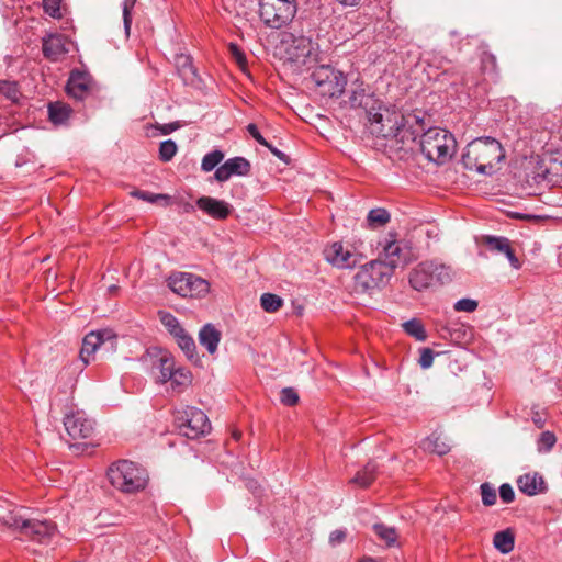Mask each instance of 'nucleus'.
<instances>
[{
    "label": "nucleus",
    "instance_id": "nucleus-14",
    "mask_svg": "<svg viewBox=\"0 0 562 562\" xmlns=\"http://www.w3.org/2000/svg\"><path fill=\"white\" fill-rule=\"evenodd\" d=\"M326 260L339 269H349L359 262V256L341 243H334L324 250Z\"/></svg>",
    "mask_w": 562,
    "mask_h": 562
},
{
    "label": "nucleus",
    "instance_id": "nucleus-13",
    "mask_svg": "<svg viewBox=\"0 0 562 562\" xmlns=\"http://www.w3.org/2000/svg\"><path fill=\"white\" fill-rule=\"evenodd\" d=\"M64 426L69 437L74 440L89 439L94 432V422L83 411L66 414Z\"/></svg>",
    "mask_w": 562,
    "mask_h": 562
},
{
    "label": "nucleus",
    "instance_id": "nucleus-6",
    "mask_svg": "<svg viewBox=\"0 0 562 562\" xmlns=\"http://www.w3.org/2000/svg\"><path fill=\"white\" fill-rule=\"evenodd\" d=\"M3 525L38 543H48L56 533V525L48 520L25 519L14 512L0 517Z\"/></svg>",
    "mask_w": 562,
    "mask_h": 562
},
{
    "label": "nucleus",
    "instance_id": "nucleus-45",
    "mask_svg": "<svg viewBox=\"0 0 562 562\" xmlns=\"http://www.w3.org/2000/svg\"><path fill=\"white\" fill-rule=\"evenodd\" d=\"M280 401L283 405L293 406L299 402V394L292 387H284L281 391Z\"/></svg>",
    "mask_w": 562,
    "mask_h": 562
},
{
    "label": "nucleus",
    "instance_id": "nucleus-23",
    "mask_svg": "<svg viewBox=\"0 0 562 562\" xmlns=\"http://www.w3.org/2000/svg\"><path fill=\"white\" fill-rule=\"evenodd\" d=\"M402 248L398 245L397 241L391 240L386 241L383 246V251L380 255V258L382 260V263L390 268L391 274H393L394 269L400 263V257H401Z\"/></svg>",
    "mask_w": 562,
    "mask_h": 562
},
{
    "label": "nucleus",
    "instance_id": "nucleus-9",
    "mask_svg": "<svg viewBox=\"0 0 562 562\" xmlns=\"http://www.w3.org/2000/svg\"><path fill=\"white\" fill-rule=\"evenodd\" d=\"M316 92L322 97L338 98L345 90L347 80L341 71L329 65L317 66L311 74Z\"/></svg>",
    "mask_w": 562,
    "mask_h": 562
},
{
    "label": "nucleus",
    "instance_id": "nucleus-49",
    "mask_svg": "<svg viewBox=\"0 0 562 562\" xmlns=\"http://www.w3.org/2000/svg\"><path fill=\"white\" fill-rule=\"evenodd\" d=\"M499 497L506 504L512 503L515 499L513 487L507 483L502 484L499 487Z\"/></svg>",
    "mask_w": 562,
    "mask_h": 562
},
{
    "label": "nucleus",
    "instance_id": "nucleus-21",
    "mask_svg": "<svg viewBox=\"0 0 562 562\" xmlns=\"http://www.w3.org/2000/svg\"><path fill=\"white\" fill-rule=\"evenodd\" d=\"M171 336L189 361L195 364L200 363V357L196 352L195 341L193 337L183 327L173 333Z\"/></svg>",
    "mask_w": 562,
    "mask_h": 562
},
{
    "label": "nucleus",
    "instance_id": "nucleus-58",
    "mask_svg": "<svg viewBox=\"0 0 562 562\" xmlns=\"http://www.w3.org/2000/svg\"><path fill=\"white\" fill-rule=\"evenodd\" d=\"M358 562H376V561L371 557H364V558L360 559Z\"/></svg>",
    "mask_w": 562,
    "mask_h": 562
},
{
    "label": "nucleus",
    "instance_id": "nucleus-12",
    "mask_svg": "<svg viewBox=\"0 0 562 562\" xmlns=\"http://www.w3.org/2000/svg\"><path fill=\"white\" fill-rule=\"evenodd\" d=\"M116 336L110 329L91 331L85 336L82 347L80 350V359L85 364H88L92 355L99 349L104 347L106 350L114 349L116 344Z\"/></svg>",
    "mask_w": 562,
    "mask_h": 562
},
{
    "label": "nucleus",
    "instance_id": "nucleus-32",
    "mask_svg": "<svg viewBox=\"0 0 562 562\" xmlns=\"http://www.w3.org/2000/svg\"><path fill=\"white\" fill-rule=\"evenodd\" d=\"M404 330L418 341H424L427 338L426 330L420 321L413 318L403 324Z\"/></svg>",
    "mask_w": 562,
    "mask_h": 562
},
{
    "label": "nucleus",
    "instance_id": "nucleus-16",
    "mask_svg": "<svg viewBox=\"0 0 562 562\" xmlns=\"http://www.w3.org/2000/svg\"><path fill=\"white\" fill-rule=\"evenodd\" d=\"M67 93L76 100H85L94 89L91 77L82 71L75 70L70 74L67 86Z\"/></svg>",
    "mask_w": 562,
    "mask_h": 562
},
{
    "label": "nucleus",
    "instance_id": "nucleus-2",
    "mask_svg": "<svg viewBox=\"0 0 562 562\" xmlns=\"http://www.w3.org/2000/svg\"><path fill=\"white\" fill-rule=\"evenodd\" d=\"M505 157L502 144L493 137H479L470 142L462 155V165L468 170L492 175L495 166Z\"/></svg>",
    "mask_w": 562,
    "mask_h": 562
},
{
    "label": "nucleus",
    "instance_id": "nucleus-48",
    "mask_svg": "<svg viewBox=\"0 0 562 562\" xmlns=\"http://www.w3.org/2000/svg\"><path fill=\"white\" fill-rule=\"evenodd\" d=\"M435 353L429 348H424L420 351L419 364L423 369H428L432 366Z\"/></svg>",
    "mask_w": 562,
    "mask_h": 562
},
{
    "label": "nucleus",
    "instance_id": "nucleus-19",
    "mask_svg": "<svg viewBox=\"0 0 562 562\" xmlns=\"http://www.w3.org/2000/svg\"><path fill=\"white\" fill-rule=\"evenodd\" d=\"M66 37L61 34H49L43 38L42 49L45 58L57 61L68 53Z\"/></svg>",
    "mask_w": 562,
    "mask_h": 562
},
{
    "label": "nucleus",
    "instance_id": "nucleus-40",
    "mask_svg": "<svg viewBox=\"0 0 562 562\" xmlns=\"http://www.w3.org/2000/svg\"><path fill=\"white\" fill-rule=\"evenodd\" d=\"M158 315L161 324L165 326V328L170 335H172L182 327L178 318L173 316L171 313L159 312Z\"/></svg>",
    "mask_w": 562,
    "mask_h": 562
},
{
    "label": "nucleus",
    "instance_id": "nucleus-7",
    "mask_svg": "<svg viewBox=\"0 0 562 562\" xmlns=\"http://www.w3.org/2000/svg\"><path fill=\"white\" fill-rule=\"evenodd\" d=\"M391 277L390 268L384 266L381 259L372 260L355 274L353 291L371 294L374 290L385 286Z\"/></svg>",
    "mask_w": 562,
    "mask_h": 562
},
{
    "label": "nucleus",
    "instance_id": "nucleus-25",
    "mask_svg": "<svg viewBox=\"0 0 562 562\" xmlns=\"http://www.w3.org/2000/svg\"><path fill=\"white\" fill-rule=\"evenodd\" d=\"M153 367L159 371V382L166 383L172 378L175 358L168 352H162Z\"/></svg>",
    "mask_w": 562,
    "mask_h": 562
},
{
    "label": "nucleus",
    "instance_id": "nucleus-56",
    "mask_svg": "<svg viewBox=\"0 0 562 562\" xmlns=\"http://www.w3.org/2000/svg\"><path fill=\"white\" fill-rule=\"evenodd\" d=\"M337 1L345 7H353L360 2V0H337Z\"/></svg>",
    "mask_w": 562,
    "mask_h": 562
},
{
    "label": "nucleus",
    "instance_id": "nucleus-60",
    "mask_svg": "<svg viewBox=\"0 0 562 562\" xmlns=\"http://www.w3.org/2000/svg\"><path fill=\"white\" fill-rule=\"evenodd\" d=\"M234 437L236 440H238L240 438V434L239 432H234Z\"/></svg>",
    "mask_w": 562,
    "mask_h": 562
},
{
    "label": "nucleus",
    "instance_id": "nucleus-10",
    "mask_svg": "<svg viewBox=\"0 0 562 562\" xmlns=\"http://www.w3.org/2000/svg\"><path fill=\"white\" fill-rule=\"evenodd\" d=\"M181 435L189 439H196L211 430V423L206 414L196 407H187L176 417Z\"/></svg>",
    "mask_w": 562,
    "mask_h": 562
},
{
    "label": "nucleus",
    "instance_id": "nucleus-50",
    "mask_svg": "<svg viewBox=\"0 0 562 562\" xmlns=\"http://www.w3.org/2000/svg\"><path fill=\"white\" fill-rule=\"evenodd\" d=\"M247 132L262 146H269V143L265 139V137L260 134L256 124L250 123L247 125Z\"/></svg>",
    "mask_w": 562,
    "mask_h": 562
},
{
    "label": "nucleus",
    "instance_id": "nucleus-27",
    "mask_svg": "<svg viewBox=\"0 0 562 562\" xmlns=\"http://www.w3.org/2000/svg\"><path fill=\"white\" fill-rule=\"evenodd\" d=\"M426 452L445 456L450 451V446L437 435H431L424 439L420 445Z\"/></svg>",
    "mask_w": 562,
    "mask_h": 562
},
{
    "label": "nucleus",
    "instance_id": "nucleus-24",
    "mask_svg": "<svg viewBox=\"0 0 562 562\" xmlns=\"http://www.w3.org/2000/svg\"><path fill=\"white\" fill-rule=\"evenodd\" d=\"M518 488L521 493L532 496L542 491L544 482L538 474H525L521 475L518 481Z\"/></svg>",
    "mask_w": 562,
    "mask_h": 562
},
{
    "label": "nucleus",
    "instance_id": "nucleus-26",
    "mask_svg": "<svg viewBox=\"0 0 562 562\" xmlns=\"http://www.w3.org/2000/svg\"><path fill=\"white\" fill-rule=\"evenodd\" d=\"M72 113L70 105L64 102H52L48 104V116L53 124H65Z\"/></svg>",
    "mask_w": 562,
    "mask_h": 562
},
{
    "label": "nucleus",
    "instance_id": "nucleus-43",
    "mask_svg": "<svg viewBox=\"0 0 562 562\" xmlns=\"http://www.w3.org/2000/svg\"><path fill=\"white\" fill-rule=\"evenodd\" d=\"M136 3V0H123L122 9H123V23L126 35L130 34L131 25H132V10Z\"/></svg>",
    "mask_w": 562,
    "mask_h": 562
},
{
    "label": "nucleus",
    "instance_id": "nucleus-4",
    "mask_svg": "<svg viewBox=\"0 0 562 562\" xmlns=\"http://www.w3.org/2000/svg\"><path fill=\"white\" fill-rule=\"evenodd\" d=\"M110 483L123 493H137L147 485L148 474L145 469L128 460L113 463L108 471Z\"/></svg>",
    "mask_w": 562,
    "mask_h": 562
},
{
    "label": "nucleus",
    "instance_id": "nucleus-39",
    "mask_svg": "<svg viewBox=\"0 0 562 562\" xmlns=\"http://www.w3.org/2000/svg\"><path fill=\"white\" fill-rule=\"evenodd\" d=\"M481 68L484 74L497 76V60L495 55L484 52L481 56Z\"/></svg>",
    "mask_w": 562,
    "mask_h": 562
},
{
    "label": "nucleus",
    "instance_id": "nucleus-31",
    "mask_svg": "<svg viewBox=\"0 0 562 562\" xmlns=\"http://www.w3.org/2000/svg\"><path fill=\"white\" fill-rule=\"evenodd\" d=\"M483 243L488 247L491 251L498 254H505L510 246L509 239L503 236H485L483 238Z\"/></svg>",
    "mask_w": 562,
    "mask_h": 562
},
{
    "label": "nucleus",
    "instance_id": "nucleus-1",
    "mask_svg": "<svg viewBox=\"0 0 562 562\" xmlns=\"http://www.w3.org/2000/svg\"><path fill=\"white\" fill-rule=\"evenodd\" d=\"M368 121L371 134L402 143V149H413L409 145L416 142L417 135L424 130V115L420 113L404 115L394 108L383 106L382 103L371 113Z\"/></svg>",
    "mask_w": 562,
    "mask_h": 562
},
{
    "label": "nucleus",
    "instance_id": "nucleus-33",
    "mask_svg": "<svg viewBox=\"0 0 562 562\" xmlns=\"http://www.w3.org/2000/svg\"><path fill=\"white\" fill-rule=\"evenodd\" d=\"M260 304L263 311L268 313H274L280 310L283 305V300L272 293H263L260 297Z\"/></svg>",
    "mask_w": 562,
    "mask_h": 562
},
{
    "label": "nucleus",
    "instance_id": "nucleus-59",
    "mask_svg": "<svg viewBox=\"0 0 562 562\" xmlns=\"http://www.w3.org/2000/svg\"><path fill=\"white\" fill-rule=\"evenodd\" d=\"M301 41H302L303 43H304V42H306V43H307V46H311V44H312L310 40L302 38Z\"/></svg>",
    "mask_w": 562,
    "mask_h": 562
},
{
    "label": "nucleus",
    "instance_id": "nucleus-36",
    "mask_svg": "<svg viewBox=\"0 0 562 562\" xmlns=\"http://www.w3.org/2000/svg\"><path fill=\"white\" fill-rule=\"evenodd\" d=\"M373 530L375 531L376 536L380 539L384 540L389 547H391L395 543L397 533L394 528L387 527L383 524H375L373 526Z\"/></svg>",
    "mask_w": 562,
    "mask_h": 562
},
{
    "label": "nucleus",
    "instance_id": "nucleus-22",
    "mask_svg": "<svg viewBox=\"0 0 562 562\" xmlns=\"http://www.w3.org/2000/svg\"><path fill=\"white\" fill-rule=\"evenodd\" d=\"M221 338V331L212 324H205L199 331V342L210 355L216 352Z\"/></svg>",
    "mask_w": 562,
    "mask_h": 562
},
{
    "label": "nucleus",
    "instance_id": "nucleus-28",
    "mask_svg": "<svg viewBox=\"0 0 562 562\" xmlns=\"http://www.w3.org/2000/svg\"><path fill=\"white\" fill-rule=\"evenodd\" d=\"M493 544L501 553H509L515 546L514 533L509 529L496 532L493 538Z\"/></svg>",
    "mask_w": 562,
    "mask_h": 562
},
{
    "label": "nucleus",
    "instance_id": "nucleus-18",
    "mask_svg": "<svg viewBox=\"0 0 562 562\" xmlns=\"http://www.w3.org/2000/svg\"><path fill=\"white\" fill-rule=\"evenodd\" d=\"M196 206L214 220H226L232 213V205L223 200L211 196H201Z\"/></svg>",
    "mask_w": 562,
    "mask_h": 562
},
{
    "label": "nucleus",
    "instance_id": "nucleus-30",
    "mask_svg": "<svg viewBox=\"0 0 562 562\" xmlns=\"http://www.w3.org/2000/svg\"><path fill=\"white\" fill-rule=\"evenodd\" d=\"M390 213L385 209H373L368 213L367 222L372 228L381 227L390 222Z\"/></svg>",
    "mask_w": 562,
    "mask_h": 562
},
{
    "label": "nucleus",
    "instance_id": "nucleus-29",
    "mask_svg": "<svg viewBox=\"0 0 562 562\" xmlns=\"http://www.w3.org/2000/svg\"><path fill=\"white\" fill-rule=\"evenodd\" d=\"M376 468L374 462H368L366 467L351 479V482L361 487L369 486L375 479Z\"/></svg>",
    "mask_w": 562,
    "mask_h": 562
},
{
    "label": "nucleus",
    "instance_id": "nucleus-44",
    "mask_svg": "<svg viewBox=\"0 0 562 562\" xmlns=\"http://www.w3.org/2000/svg\"><path fill=\"white\" fill-rule=\"evenodd\" d=\"M557 442V437L551 431H543L538 440L539 451H550Z\"/></svg>",
    "mask_w": 562,
    "mask_h": 562
},
{
    "label": "nucleus",
    "instance_id": "nucleus-52",
    "mask_svg": "<svg viewBox=\"0 0 562 562\" xmlns=\"http://www.w3.org/2000/svg\"><path fill=\"white\" fill-rule=\"evenodd\" d=\"M510 266L514 268V269H519L520 268V261L518 260V258L516 257L512 246L508 247V250H506V252L504 254Z\"/></svg>",
    "mask_w": 562,
    "mask_h": 562
},
{
    "label": "nucleus",
    "instance_id": "nucleus-38",
    "mask_svg": "<svg viewBox=\"0 0 562 562\" xmlns=\"http://www.w3.org/2000/svg\"><path fill=\"white\" fill-rule=\"evenodd\" d=\"M172 386H186L191 383V373L184 368H176L172 371V378L169 380Z\"/></svg>",
    "mask_w": 562,
    "mask_h": 562
},
{
    "label": "nucleus",
    "instance_id": "nucleus-35",
    "mask_svg": "<svg viewBox=\"0 0 562 562\" xmlns=\"http://www.w3.org/2000/svg\"><path fill=\"white\" fill-rule=\"evenodd\" d=\"M0 93L12 102H16L21 95L16 81L0 80Z\"/></svg>",
    "mask_w": 562,
    "mask_h": 562
},
{
    "label": "nucleus",
    "instance_id": "nucleus-11",
    "mask_svg": "<svg viewBox=\"0 0 562 562\" xmlns=\"http://www.w3.org/2000/svg\"><path fill=\"white\" fill-rule=\"evenodd\" d=\"M168 286L172 292L183 297L204 296L210 291V284L206 280L187 272L170 276Z\"/></svg>",
    "mask_w": 562,
    "mask_h": 562
},
{
    "label": "nucleus",
    "instance_id": "nucleus-5",
    "mask_svg": "<svg viewBox=\"0 0 562 562\" xmlns=\"http://www.w3.org/2000/svg\"><path fill=\"white\" fill-rule=\"evenodd\" d=\"M451 280L450 267L435 260L418 263L408 277L411 286L419 292L443 285Z\"/></svg>",
    "mask_w": 562,
    "mask_h": 562
},
{
    "label": "nucleus",
    "instance_id": "nucleus-47",
    "mask_svg": "<svg viewBox=\"0 0 562 562\" xmlns=\"http://www.w3.org/2000/svg\"><path fill=\"white\" fill-rule=\"evenodd\" d=\"M477 308V302L472 299H461L456 302L454 310L458 312L472 313Z\"/></svg>",
    "mask_w": 562,
    "mask_h": 562
},
{
    "label": "nucleus",
    "instance_id": "nucleus-37",
    "mask_svg": "<svg viewBox=\"0 0 562 562\" xmlns=\"http://www.w3.org/2000/svg\"><path fill=\"white\" fill-rule=\"evenodd\" d=\"M132 195L149 203L164 202L165 205H168L170 203V196L167 194L136 190L132 192Z\"/></svg>",
    "mask_w": 562,
    "mask_h": 562
},
{
    "label": "nucleus",
    "instance_id": "nucleus-55",
    "mask_svg": "<svg viewBox=\"0 0 562 562\" xmlns=\"http://www.w3.org/2000/svg\"><path fill=\"white\" fill-rule=\"evenodd\" d=\"M267 148H269V150L278 158L280 159H283L284 158V154L279 150L278 148L273 147L270 143H269V146H266Z\"/></svg>",
    "mask_w": 562,
    "mask_h": 562
},
{
    "label": "nucleus",
    "instance_id": "nucleus-51",
    "mask_svg": "<svg viewBox=\"0 0 562 562\" xmlns=\"http://www.w3.org/2000/svg\"><path fill=\"white\" fill-rule=\"evenodd\" d=\"M229 50L238 65L243 66L246 64V56L236 44H231Z\"/></svg>",
    "mask_w": 562,
    "mask_h": 562
},
{
    "label": "nucleus",
    "instance_id": "nucleus-3",
    "mask_svg": "<svg viewBox=\"0 0 562 562\" xmlns=\"http://www.w3.org/2000/svg\"><path fill=\"white\" fill-rule=\"evenodd\" d=\"M417 135L419 137V148L424 156L437 165L448 162L457 150L454 136L447 130L440 127H429Z\"/></svg>",
    "mask_w": 562,
    "mask_h": 562
},
{
    "label": "nucleus",
    "instance_id": "nucleus-20",
    "mask_svg": "<svg viewBox=\"0 0 562 562\" xmlns=\"http://www.w3.org/2000/svg\"><path fill=\"white\" fill-rule=\"evenodd\" d=\"M176 67L179 76L183 82L189 86H199L201 79L199 78L198 70L193 65L192 57L186 54L176 56Z\"/></svg>",
    "mask_w": 562,
    "mask_h": 562
},
{
    "label": "nucleus",
    "instance_id": "nucleus-53",
    "mask_svg": "<svg viewBox=\"0 0 562 562\" xmlns=\"http://www.w3.org/2000/svg\"><path fill=\"white\" fill-rule=\"evenodd\" d=\"M345 538H346V531H344V530H335L329 536V540L334 544L342 542L345 540Z\"/></svg>",
    "mask_w": 562,
    "mask_h": 562
},
{
    "label": "nucleus",
    "instance_id": "nucleus-34",
    "mask_svg": "<svg viewBox=\"0 0 562 562\" xmlns=\"http://www.w3.org/2000/svg\"><path fill=\"white\" fill-rule=\"evenodd\" d=\"M224 159V153L220 149L207 153L201 162V169L205 172L212 171Z\"/></svg>",
    "mask_w": 562,
    "mask_h": 562
},
{
    "label": "nucleus",
    "instance_id": "nucleus-46",
    "mask_svg": "<svg viewBox=\"0 0 562 562\" xmlns=\"http://www.w3.org/2000/svg\"><path fill=\"white\" fill-rule=\"evenodd\" d=\"M44 11L52 18L60 16V0H42Z\"/></svg>",
    "mask_w": 562,
    "mask_h": 562
},
{
    "label": "nucleus",
    "instance_id": "nucleus-15",
    "mask_svg": "<svg viewBox=\"0 0 562 562\" xmlns=\"http://www.w3.org/2000/svg\"><path fill=\"white\" fill-rule=\"evenodd\" d=\"M251 170L250 162L244 157H234L227 159L217 167L214 172V179L218 182H225L233 176H248Z\"/></svg>",
    "mask_w": 562,
    "mask_h": 562
},
{
    "label": "nucleus",
    "instance_id": "nucleus-57",
    "mask_svg": "<svg viewBox=\"0 0 562 562\" xmlns=\"http://www.w3.org/2000/svg\"><path fill=\"white\" fill-rule=\"evenodd\" d=\"M532 420L538 428H542L544 425L542 417L538 413L532 417Z\"/></svg>",
    "mask_w": 562,
    "mask_h": 562
},
{
    "label": "nucleus",
    "instance_id": "nucleus-54",
    "mask_svg": "<svg viewBox=\"0 0 562 562\" xmlns=\"http://www.w3.org/2000/svg\"><path fill=\"white\" fill-rule=\"evenodd\" d=\"M179 123L178 122H173V123H168V124H164L159 127L161 134L164 135H168L170 133H172L173 131H176L177 128H179Z\"/></svg>",
    "mask_w": 562,
    "mask_h": 562
},
{
    "label": "nucleus",
    "instance_id": "nucleus-8",
    "mask_svg": "<svg viewBox=\"0 0 562 562\" xmlns=\"http://www.w3.org/2000/svg\"><path fill=\"white\" fill-rule=\"evenodd\" d=\"M294 0H260L259 14L262 22L272 29H281L294 18Z\"/></svg>",
    "mask_w": 562,
    "mask_h": 562
},
{
    "label": "nucleus",
    "instance_id": "nucleus-42",
    "mask_svg": "<svg viewBox=\"0 0 562 562\" xmlns=\"http://www.w3.org/2000/svg\"><path fill=\"white\" fill-rule=\"evenodd\" d=\"M481 496H482V503L485 506H492L496 503L497 495L496 490L487 482L481 484Z\"/></svg>",
    "mask_w": 562,
    "mask_h": 562
},
{
    "label": "nucleus",
    "instance_id": "nucleus-41",
    "mask_svg": "<svg viewBox=\"0 0 562 562\" xmlns=\"http://www.w3.org/2000/svg\"><path fill=\"white\" fill-rule=\"evenodd\" d=\"M177 153V145L172 139H167L160 143L159 158L167 162L170 161Z\"/></svg>",
    "mask_w": 562,
    "mask_h": 562
},
{
    "label": "nucleus",
    "instance_id": "nucleus-17",
    "mask_svg": "<svg viewBox=\"0 0 562 562\" xmlns=\"http://www.w3.org/2000/svg\"><path fill=\"white\" fill-rule=\"evenodd\" d=\"M349 103L351 108L363 109L367 117H369L371 113L376 110L381 101L375 99L374 94L369 91L368 87L361 82L351 90Z\"/></svg>",
    "mask_w": 562,
    "mask_h": 562
}]
</instances>
